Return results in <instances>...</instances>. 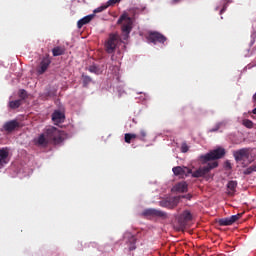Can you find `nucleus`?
Returning a JSON list of instances; mask_svg holds the SVG:
<instances>
[{"label":"nucleus","mask_w":256,"mask_h":256,"mask_svg":"<svg viewBox=\"0 0 256 256\" xmlns=\"http://www.w3.org/2000/svg\"><path fill=\"white\" fill-rule=\"evenodd\" d=\"M93 81L91 76H87L85 74H82V85L83 87L87 88L89 87L90 83Z\"/></svg>","instance_id":"22"},{"label":"nucleus","mask_w":256,"mask_h":256,"mask_svg":"<svg viewBox=\"0 0 256 256\" xmlns=\"http://www.w3.org/2000/svg\"><path fill=\"white\" fill-rule=\"evenodd\" d=\"M117 3H121V0H109L107 2V7H111L112 5H117Z\"/></svg>","instance_id":"30"},{"label":"nucleus","mask_w":256,"mask_h":256,"mask_svg":"<svg viewBox=\"0 0 256 256\" xmlns=\"http://www.w3.org/2000/svg\"><path fill=\"white\" fill-rule=\"evenodd\" d=\"M21 127V123L17 120H10L4 123L2 127V131H6V133H13L16 129Z\"/></svg>","instance_id":"9"},{"label":"nucleus","mask_w":256,"mask_h":256,"mask_svg":"<svg viewBox=\"0 0 256 256\" xmlns=\"http://www.w3.org/2000/svg\"><path fill=\"white\" fill-rule=\"evenodd\" d=\"M244 127H247L248 129H253V121L246 119L243 121Z\"/></svg>","instance_id":"28"},{"label":"nucleus","mask_w":256,"mask_h":256,"mask_svg":"<svg viewBox=\"0 0 256 256\" xmlns=\"http://www.w3.org/2000/svg\"><path fill=\"white\" fill-rule=\"evenodd\" d=\"M22 103H23V100H21V99L13 100V101L9 102L8 107L10 109H19V107H20V105H22Z\"/></svg>","instance_id":"21"},{"label":"nucleus","mask_w":256,"mask_h":256,"mask_svg":"<svg viewBox=\"0 0 256 256\" xmlns=\"http://www.w3.org/2000/svg\"><path fill=\"white\" fill-rule=\"evenodd\" d=\"M49 65H51V58H49V55L42 58L39 67L37 68V73L39 75H43L47 69H49Z\"/></svg>","instance_id":"13"},{"label":"nucleus","mask_w":256,"mask_h":256,"mask_svg":"<svg viewBox=\"0 0 256 256\" xmlns=\"http://www.w3.org/2000/svg\"><path fill=\"white\" fill-rule=\"evenodd\" d=\"M9 157V150L7 148L0 149V161L2 164L7 165V158Z\"/></svg>","instance_id":"19"},{"label":"nucleus","mask_w":256,"mask_h":256,"mask_svg":"<svg viewBox=\"0 0 256 256\" xmlns=\"http://www.w3.org/2000/svg\"><path fill=\"white\" fill-rule=\"evenodd\" d=\"M52 121L55 125H59V123L65 122V113L61 112L60 110H56L52 114Z\"/></svg>","instance_id":"14"},{"label":"nucleus","mask_w":256,"mask_h":256,"mask_svg":"<svg viewBox=\"0 0 256 256\" xmlns=\"http://www.w3.org/2000/svg\"><path fill=\"white\" fill-rule=\"evenodd\" d=\"M120 41H121V37L119 36V34H115V33L109 34V37L104 45L106 53H109V54L115 53V49H117V45H119Z\"/></svg>","instance_id":"3"},{"label":"nucleus","mask_w":256,"mask_h":256,"mask_svg":"<svg viewBox=\"0 0 256 256\" xmlns=\"http://www.w3.org/2000/svg\"><path fill=\"white\" fill-rule=\"evenodd\" d=\"M251 155L248 148L240 149L234 152V159L239 163V161H247Z\"/></svg>","instance_id":"11"},{"label":"nucleus","mask_w":256,"mask_h":256,"mask_svg":"<svg viewBox=\"0 0 256 256\" xmlns=\"http://www.w3.org/2000/svg\"><path fill=\"white\" fill-rule=\"evenodd\" d=\"M216 167H219V163L217 161L209 162L206 166L200 167L196 171L192 172V177L195 179H199V177H205V175H208L211 170L216 169Z\"/></svg>","instance_id":"4"},{"label":"nucleus","mask_w":256,"mask_h":256,"mask_svg":"<svg viewBox=\"0 0 256 256\" xmlns=\"http://www.w3.org/2000/svg\"><path fill=\"white\" fill-rule=\"evenodd\" d=\"M52 55L53 57H59L61 55H65V48L61 46L54 47L52 49Z\"/></svg>","instance_id":"20"},{"label":"nucleus","mask_w":256,"mask_h":256,"mask_svg":"<svg viewBox=\"0 0 256 256\" xmlns=\"http://www.w3.org/2000/svg\"><path fill=\"white\" fill-rule=\"evenodd\" d=\"M225 156V149L217 148L200 157V161L205 164L208 161H215V159H222Z\"/></svg>","instance_id":"5"},{"label":"nucleus","mask_w":256,"mask_h":256,"mask_svg":"<svg viewBox=\"0 0 256 256\" xmlns=\"http://www.w3.org/2000/svg\"><path fill=\"white\" fill-rule=\"evenodd\" d=\"M240 218H241V214H236V215H232L227 218H222V219L218 220V225H220V227H227V226L233 225V223L239 221Z\"/></svg>","instance_id":"10"},{"label":"nucleus","mask_w":256,"mask_h":256,"mask_svg":"<svg viewBox=\"0 0 256 256\" xmlns=\"http://www.w3.org/2000/svg\"><path fill=\"white\" fill-rule=\"evenodd\" d=\"M221 125H223V123L221 122L216 124V126L210 130V133H215V131H219V129H221Z\"/></svg>","instance_id":"31"},{"label":"nucleus","mask_w":256,"mask_h":256,"mask_svg":"<svg viewBox=\"0 0 256 256\" xmlns=\"http://www.w3.org/2000/svg\"><path fill=\"white\" fill-rule=\"evenodd\" d=\"M4 166H5V164L2 163L1 160H0V169H3Z\"/></svg>","instance_id":"37"},{"label":"nucleus","mask_w":256,"mask_h":256,"mask_svg":"<svg viewBox=\"0 0 256 256\" xmlns=\"http://www.w3.org/2000/svg\"><path fill=\"white\" fill-rule=\"evenodd\" d=\"M147 40L150 43L157 45V43H165V41H167V37H165V35L157 32V31H154V32H149V34L147 36Z\"/></svg>","instance_id":"6"},{"label":"nucleus","mask_w":256,"mask_h":256,"mask_svg":"<svg viewBox=\"0 0 256 256\" xmlns=\"http://www.w3.org/2000/svg\"><path fill=\"white\" fill-rule=\"evenodd\" d=\"M187 151H189V146H187V143H183L181 146V152L187 153Z\"/></svg>","instance_id":"32"},{"label":"nucleus","mask_w":256,"mask_h":256,"mask_svg":"<svg viewBox=\"0 0 256 256\" xmlns=\"http://www.w3.org/2000/svg\"><path fill=\"white\" fill-rule=\"evenodd\" d=\"M94 18H95V14H90V15H87V16L81 18L77 22L78 29H81L83 27V25H88V23H91V21H93Z\"/></svg>","instance_id":"16"},{"label":"nucleus","mask_w":256,"mask_h":256,"mask_svg":"<svg viewBox=\"0 0 256 256\" xmlns=\"http://www.w3.org/2000/svg\"><path fill=\"white\" fill-rule=\"evenodd\" d=\"M174 189H175V191H178V193H187V191H188L187 182L182 181V182L177 183L174 186Z\"/></svg>","instance_id":"17"},{"label":"nucleus","mask_w":256,"mask_h":256,"mask_svg":"<svg viewBox=\"0 0 256 256\" xmlns=\"http://www.w3.org/2000/svg\"><path fill=\"white\" fill-rule=\"evenodd\" d=\"M107 7H109V6H107V5L100 6L94 10V13H102V11H105V9H107Z\"/></svg>","instance_id":"29"},{"label":"nucleus","mask_w":256,"mask_h":256,"mask_svg":"<svg viewBox=\"0 0 256 256\" xmlns=\"http://www.w3.org/2000/svg\"><path fill=\"white\" fill-rule=\"evenodd\" d=\"M147 130L146 129H141L140 133L137 134L136 139H139V141H143L145 143V141H147Z\"/></svg>","instance_id":"23"},{"label":"nucleus","mask_w":256,"mask_h":256,"mask_svg":"<svg viewBox=\"0 0 256 256\" xmlns=\"http://www.w3.org/2000/svg\"><path fill=\"white\" fill-rule=\"evenodd\" d=\"M227 187L230 191H235L237 189V181H229Z\"/></svg>","instance_id":"26"},{"label":"nucleus","mask_w":256,"mask_h":256,"mask_svg":"<svg viewBox=\"0 0 256 256\" xmlns=\"http://www.w3.org/2000/svg\"><path fill=\"white\" fill-rule=\"evenodd\" d=\"M126 243L129 251H135L137 249V246L135 245L137 243V238H135V236L131 235Z\"/></svg>","instance_id":"18"},{"label":"nucleus","mask_w":256,"mask_h":256,"mask_svg":"<svg viewBox=\"0 0 256 256\" xmlns=\"http://www.w3.org/2000/svg\"><path fill=\"white\" fill-rule=\"evenodd\" d=\"M36 143L41 147H47L49 143L59 145V143H63V132L55 127L48 128L46 134H41Z\"/></svg>","instance_id":"1"},{"label":"nucleus","mask_w":256,"mask_h":256,"mask_svg":"<svg viewBox=\"0 0 256 256\" xmlns=\"http://www.w3.org/2000/svg\"><path fill=\"white\" fill-rule=\"evenodd\" d=\"M144 217H159L160 219H167V214L164 211L155 208H149L143 211Z\"/></svg>","instance_id":"7"},{"label":"nucleus","mask_w":256,"mask_h":256,"mask_svg":"<svg viewBox=\"0 0 256 256\" xmlns=\"http://www.w3.org/2000/svg\"><path fill=\"white\" fill-rule=\"evenodd\" d=\"M117 24L122 25L121 31L123 33V39H129L131 31H133V18L129 17L127 14H122Z\"/></svg>","instance_id":"2"},{"label":"nucleus","mask_w":256,"mask_h":256,"mask_svg":"<svg viewBox=\"0 0 256 256\" xmlns=\"http://www.w3.org/2000/svg\"><path fill=\"white\" fill-rule=\"evenodd\" d=\"M252 101H253V103H256V92H255V94L252 97Z\"/></svg>","instance_id":"36"},{"label":"nucleus","mask_w":256,"mask_h":256,"mask_svg":"<svg viewBox=\"0 0 256 256\" xmlns=\"http://www.w3.org/2000/svg\"><path fill=\"white\" fill-rule=\"evenodd\" d=\"M224 167H225V169H227V170L232 169L231 162L226 161V162L224 163Z\"/></svg>","instance_id":"33"},{"label":"nucleus","mask_w":256,"mask_h":256,"mask_svg":"<svg viewBox=\"0 0 256 256\" xmlns=\"http://www.w3.org/2000/svg\"><path fill=\"white\" fill-rule=\"evenodd\" d=\"M132 139H137V134L126 133L124 136L125 143H131Z\"/></svg>","instance_id":"24"},{"label":"nucleus","mask_w":256,"mask_h":256,"mask_svg":"<svg viewBox=\"0 0 256 256\" xmlns=\"http://www.w3.org/2000/svg\"><path fill=\"white\" fill-rule=\"evenodd\" d=\"M174 175L179 176V175H185L186 177L191 175L192 170L189 169L188 167H181V166H176L172 169Z\"/></svg>","instance_id":"15"},{"label":"nucleus","mask_w":256,"mask_h":256,"mask_svg":"<svg viewBox=\"0 0 256 256\" xmlns=\"http://www.w3.org/2000/svg\"><path fill=\"white\" fill-rule=\"evenodd\" d=\"M175 1V3H178V1H180V0H174Z\"/></svg>","instance_id":"38"},{"label":"nucleus","mask_w":256,"mask_h":256,"mask_svg":"<svg viewBox=\"0 0 256 256\" xmlns=\"http://www.w3.org/2000/svg\"><path fill=\"white\" fill-rule=\"evenodd\" d=\"M160 207L165 209H175L179 205V197H172L159 202Z\"/></svg>","instance_id":"8"},{"label":"nucleus","mask_w":256,"mask_h":256,"mask_svg":"<svg viewBox=\"0 0 256 256\" xmlns=\"http://www.w3.org/2000/svg\"><path fill=\"white\" fill-rule=\"evenodd\" d=\"M193 196L191 195V194H187V195H183L182 196V198L183 199H188L189 201H191V198H192Z\"/></svg>","instance_id":"34"},{"label":"nucleus","mask_w":256,"mask_h":256,"mask_svg":"<svg viewBox=\"0 0 256 256\" xmlns=\"http://www.w3.org/2000/svg\"><path fill=\"white\" fill-rule=\"evenodd\" d=\"M134 13H139V11H145V7L144 8H134L133 9Z\"/></svg>","instance_id":"35"},{"label":"nucleus","mask_w":256,"mask_h":256,"mask_svg":"<svg viewBox=\"0 0 256 256\" xmlns=\"http://www.w3.org/2000/svg\"><path fill=\"white\" fill-rule=\"evenodd\" d=\"M88 71L90 73H95V75H99L101 73V69L96 65L89 66Z\"/></svg>","instance_id":"25"},{"label":"nucleus","mask_w":256,"mask_h":256,"mask_svg":"<svg viewBox=\"0 0 256 256\" xmlns=\"http://www.w3.org/2000/svg\"><path fill=\"white\" fill-rule=\"evenodd\" d=\"M193 220V215L189 210H185L179 217L178 223L180 227H187V223Z\"/></svg>","instance_id":"12"},{"label":"nucleus","mask_w":256,"mask_h":256,"mask_svg":"<svg viewBox=\"0 0 256 256\" xmlns=\"http://www.w3.org/2000/svg\"><path fill=\"white\" fill-rule=\"evenodd\" d=\"M18 95H19L21 101H23V99H27V91L25 89L19 90Z\"/></svg>","instance_id":"27"}]
</instances>
